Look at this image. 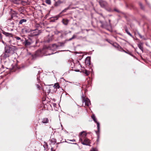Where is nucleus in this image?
Listing matches in <instances>:
<instances>
[{
  "mask_svg": "<svg viewBox=\"0 0 151 151\" xmlns=\"http://www.w3.org/2000/svg\"><path fill=\"white\" fill-rule=\"evenodd\" d=\"M94 122L96 123L97 125V128L98 129V131H96V132L97 135L98 139L99 138V132L100 130V124L99 122H98L97 121V119L96 118L95 116L94 115H93L91 116Z\"/></svg>",
  "mask_w": 151,
  "mask_h": 151,
  "instance_id": "obj_1",
  "label": "nucleus"
},
{
  "mask_svg": "<svg viewBox=\"0 0 151 151\" xmlns=\"http://www.w3.org/2000/svg\"><path fill=\"white\" fill-rule=\"evenodd\" d=\"M99 2L101 7L104 8L107 10L106 7L108 6V4L106 1L102 0H100ZM107 10L109 12L111 11V9H109L108 10L107 9Z\"/></svg>",
  "mask_w": 151,
  "mask_h": 151,
  "instance_id": "obj_2",
  "label": "nucleus"
},
{
  "mask_svg": "<svg viewBox=\"0 0 151 151\" xmlns=\"http://www.w3.org/2000/svg\"><path fill=\"white\" fill-rule=\"evenodd\" d=\"M82 98L83 102H85V105L87 106H88L91 104L90 101L88 98H85L84 97V95L82 96Z\"/></svg>",
  "mask_w": 151,
  "mask_h": 151,
  "instance_id": "obj_3",
  "label": "nucleus"
},
{
  "mask_svg": "<svg viewBox=\"0 0 151 151\" xmlns=\"http://www.w3.org/2000/svg\"><path fill=\"white\" fill-rule=\"evenodd\" d=\"M86 135L87 134L85 132L83 131L81 132L79 136L80 142L82 141V140L86 138Z\"/></svg>",
  "mask_w": 151,
  "mask_h": 151,
  "instance_id": "obj_4",
  "label": "nucleus"
},
{
  "mask_svg": "<svg viewBox=\"0 0 151 151\" xmlns=\"http://www.w3.org/2000/svg\"><path fill=\"white\" fill-rule=\"evenodd\" d=\"M80 142H81L83 145H89L90 143V140L86 138L83 139V140H82V141Z\"/></svg>",
  "mask_w": 151,
  "mask_h": 151,
  "instance_id": "obj_5",
  "label": "nucleus"
},
{
  "mask_svg": "<svg viewBox=\"0 0 151 151\" xmlns=\"http://www.w3.org/2000/svg\"><path fill=\"white\" fill-rule=\"evenodd\" d=\"M58 47V46L54 44L50 46V47H48L47 49V51H48L49 50H50V49L52 50H55L57 49Z\"/></svg>",
  "mask_w": 151,
  "mask_h": 151,
  "instance_id": "obj_6",
  "label": "nucleus"
},
{
  "mask_svg": "<svg viewBox=\"0 0 151 151\" xmlns=\"http://www.w3.org/2000/svg\"><path fill=\"white\" fill-rule=\"evenodd\" d=\"M32 42L30 40H25V41L23 42V44L26 47H27L30 46Z\"/></svg>",
  "mask_w": 151,
  "mask_h": 151,
  "instance_id": "obj_7",
  "label": "nucleus"
},
{
  "mask_svg": "<svg viewBox=\"0 0 151 151\" xmlns=\"http://www.w3.org/2000/svg\"><path fill=\"white\" fill-rule=\"evenodd\" d=\"M11 14L12 19H14L17 17V13L15 11L12 10Z\"/></svg>",
  "mask_w": 151,
  "mask_h": 151,
  "instance_id": "obj_8",
  "label": "nucleus"
},
{
  "mask_svg": "<svg viewBox=\"0 0 151 151\" xmlns=\"http://www.w3.org/2000/svg\"><path fill=\"white\" fill-rule=\"evenodd\" d=\"M41 32L40 30H39L38 29H35L33 31V35L34 36H37L39 35Z\"/></svg>",
  "mask_w": 151,
  "mask_h": 151,
  "instance_id": "obj_9",
  "label": "nucleus"
},
{
  "mask_svg": "<svg viewBox=\"0 0 151 151\" xmlns=\"http://www.w3.org/2000/svg\"><path fill=\"white\" fill-rule=\"evenodd\" d=\"M9 56V54L5 52H4L1 55V57L4 58H6Z\"/></svg>",
  "mask_w": 151,
  "mask_h": 151,
  "instance_id": "obj_10",
  "label": "nucleus"
},
{
  "mask_svg": "<svg viewBox=\"0 0 151 151\" xmlns=\"http://www.w3.org/2000/svg\"><path fill=\"white\" fill-rule=\"evenodd\" d=\"M143 43L140 42L138 44V46L140 50L143 52Z\"/></svg>",
  "mask_w": 151,
  "mask_h": 151,
  "instance_id": "obj_11",
  "label": "nucleus"
},
{
  "mask_svg": "<svg viewBox=\"0 0 151 151\" xmlns=\"http://www.w3.org/2000/svg\"><path fill=\"white\" fill-rule=\"evenodd\" d=\"M69 20L67 19H63L62 20V22L65 25H67L69 22Z\"/></svg>",
  "mask_w": 151,
  "mask_h": 151,
  "instance_id": "obj_12",
  "label": "nucleus"
},
{
  "mask_svg": "<svg viewBox=\"0 0 151 151\" xmlns=\"http://www.w3.org/2000/svg\"><path fill=\"white\" fill-rule=\"evenodd\" d=\"M48 122V119L46 118H44L42 120V122L43 123H47Z\"/></svg>",
  "mask_w": 151,
  "mask_h": 151,
  "instance_id": "obj_13",
  "label": "nucleus"
},
{
  "mask_svg": "<svg viewBox=\"0 0 151 151\" xmlns=\"http://www.w3.org/2000/svg\"><path fill=\"white\" fill-rule=\"evenodd\" d=\"M11 1L15 4H19L20 2V0H10Z\"/></svg>",
  "mask_w": 151,
  "mask_h": 151,
  "instance_id": "obj_14",
  "label": "nucleus"
},
{
  "mask_svg": "<svg viewBox=\"0 0 151 151\" xmlns=\"http://www.w3.org/2000/svg\"><path fill=\"white\" fill-rule=\"evenodd\" d=\"M3 33L4 35H6L7 37H12V34L9 33L8 32H3Z\"/></svg>",
  "mask_w": 151,
  "mask_h": 151,
  "instance_id": "obj_15",
  "label": "nucleus"
},
{
  "mask_svg": "<svg viewBox=\"0 0 151 151\" xmlns=\"http://www.w3.org/2000/svg\"><path fill=\"white\" fill-rule=\"evenodd\" d=\"M125 31L131 37H133L132 35L130 33V32L128 31V29L127 27H126L125 28Z\"/></svg>",
  "mask_w": 151,
  "mask_h": 151,
  "instance_id": "obj_16",
  "label": "nucleus"
},
{
  "mask_svg": "<svg viewBox=\"0 0 151 151\" xmlns=\"http://www.w3.org/2000/svg\"><path fill=\"white\" fill-rule=\"evenodd\" d=\"M50 141L51 142V143L53 145H55L56 142V139L54 138L51 139Z\"/></svg>",
  "mask_w": 151,
  "mask_h": 151,
  "instance_id": "obj_17",
  "label": "nucleus"
},
{
  "mask_svg": "<svg viewBox=\"0 0 151 151\" xmlns=\"http://www.w3.org/2000/svg\"><path fill=\"white\" fill-rule=\"evenodd\" d=\"M72 37V38L73 39H74L75 38H77V39H80L83 38V37L82 36H80L79 37L77 38V35H74Z\"/></svg>",
  "mask_w": 151,
  "mask_h": 151,
  "instance_id": "obj_18",
  "label": "nucleus"
},
{
  "mask_svg": "<svg viewBox=\"0 0 151 151\" xmlns=\"http://www.w3.org/2000/svg\"><path fill=\"white\" fill-rule=\"evenodd\" d=\"M27 21V20L25 19H21L19 22V24H22L24 22H25Z\"/></svg>",
  "mask_w": 151,
  "mask_h": 151,
  "instance_id": "obj_19",
  "label": "nucleus"
},
{
  "mask_svg": "<svg viewBox=\"0 0 151 151\" xmlns=\"http://www.w3.org/2000/svg\"><path fill=\"white\" fill-rule=\"evenodd\" d=\"M5 52L9 53L10 52V49L9 47H5Z\"/></svg>",
  "mask_w": 151,
  "mask_h": 151,
  "instance_id": "obj_20",
  "label": "nucleus"
},
{
  "mask_svg": "<svg viewBox=\"0 0 151 151\" xmlns=\"http://www.w3.org/2000/svg\"><path fill=\"white\" fill-rule=\"evenodd\" d=\"M54 88H60V85L58 83H57L55 84L54 86Z\"/></svg>",
  "mask_w": 151,
  "mask_h": 151,
  "instance_id": "obj_21",
  "label": "nucleus"
},
{
  "mask_svg": "<svg viewBox=\"0 0 151 151\" xmlns=\"http://www.w3.org/2000/svg\"><path fill=\"white\" fill-rule=\"evenodd\" d=\"M69 8H70V6H69L68 7L65 8L64 10H63L61 12L60 14L62 13L65 12L67 11V10H68L69 9Z\"/></svg>",
  "mask_w": 151,
  "mask_h": 151,
  "instance_id": "obj_22",
  "label": "nucleus"
},
{
  "mask_svg": "<svg viewBox=\"0 0 151 151\" xmlns=\"http://www.w3.org/2000/svg\"><path fill=\"white\" fill-rule=\"evenodd\" d=\"M85 63L87 64H90V61L89 58H86V60Z\"/></svg>",
  "mask_w": 151,
  "mask_h": 151,
  "instance_id": "obj_23",
  "label": "nucleus"
},
{
  "mask_svg": "<svg viewBox=\"0 0 151 151\" xmlns=\"http://www.w3.org/2000/svg\"><path fill=\"white\" fill-rule=\"evenodd\" d=\"M20 3L22 4L23 6H24V5H26L27 4V3L26 2L24 1H22V0H20Z\"/></svg>",
  "mask_w": 151,
  "mask_h": 151,
  "instance_id": "obj_24",
  "label": "nucleus"
},
{
  "mask_svg": "<svg viewBox=\"0 0 151 151\" xmlns=\"http://www.w3.org/2000/svg\"><path fill=\"white\" fill-rule=\"evenodd\" d=\"M45 2L46 4L50 5L51 4V1L50 0H45Z\"/></svg>",
  "mask_w": 151,
  "mask_h": 151,
  "instance_id": "obj_25",
  "label": "nucleus"
},
{
  "mask_svg": "<svg viewBox=\"0 0 151 151\" xmlns=\"http://www.w3.org/2000/svg\"><path fill=\"white\" fill-rule=\"evenodd\" d=\"M60 16V14L55 17H53V18H54L55 20H57L58 19Z\"/></svg>",
  "mask_w": 151,
  "mask_h": 151,
  "instance_id": "obj_26",
  "label": "nucleus"
},
{
  "mask_svg": "<svg viewBox=\"0 0 151 151\" xmlns=\"http://www.w3.org/2000/svg\"><path fill=\"white\" fill-rule=\"evenodd\" d=\"M15 38L17 40H20L22 42L23 40H21V38L19 37H15Z\"/></svg>",
  "mask_w": 151,
  "mask_h": 151,
  "instance_id": "obj_27",
  "label": "nucleus"
},
{
  "mask_svg": "<svg viewBox=\"0 0 151 151\" xmlns=\"http://www.w3.org/2000/svg\"><path fill=\"white\" fill-rule=\"evenodd\" d=\"M90 151H98V150L96 148H93L91 149Z\"/></svg>",
  "mask_w": 151,
  "mask_h": 151,
  "instance_id": "obj_28",
  "label": "nucleus"
},
{
  "mask_svg": "<svg viewBox=\"0 0 151 151\" xmlns=\"http://www.w3.org/2000/svg\"><path fill=\"white\" fill-rule=\"evenodd\" d=\"M85 73L86 74V76H88L89 74V72H88L87 70H85Z\"/></svg>",
  "mask_w": 151,
  "mask_h": 151,
  "instance_id": "obj_29",
  "label": "nucleus"
},
{
  "mask_svg": "<svg viewBox=\"0 0 151 151\" xmlns=\"http://www.w3.org/2000/svg\"><path fill=\"white\" fill-rule=\"evenodd\" d=\"M138 35H139V36L140 37V38H142L144 40H145V39L144 38H143V37L140 34H139V33H138Z\"/></svg>",
  "mask_w": 151,
  "mask_h": 151,
  "instance_id": "obj_30",
  "label": "nucleus"
},
{
  "mask_svg": "<svg viewBox=\"0 0 151 151\" xmlns=\"http://www.w3.org/2000/svg\"><path fill=\"white\" fill-rule=\"evenodd\" d=\"M139 6H140L141 9H143V8H144V7H143V5H142V4L140 3H139Z\"/></svg>",
  "mask_w": 151,
  "mask_h": 151,
  "instance_id": "obj_31",
  "label": "nucleus"
},
{
  "mask_svg": "<svg viewBox=\"0 0 151 151\" xmlns=\"http://www.w3.org/2000/svg\"><path fill=\"white\" fill-rule=\"evenodd\" d=\"M36 86H37V88H38L39 90L40 89L41 87L39 84H37L36 85Z\"/></svg>",
  "mask_w": 151,
  "mask_h": 151,
  "instance_id": "obj_32",
  "label": "nucleus"
},
{
  "mask_svg": "<svg viewBox=\"0 0 151 151\" xmlns=\"http://www.w3.org/2000/svg\"><path fill=\"white\" fill-rule=\"evenodd\" d=\"M58 2H56L55 4V6H58Z\"/></svg>",
  "mask_w": 151,
  "mask_h": 151,
  "instance_id": "obj_33",
  "label": "nucleus"
},
{
  "mask_svg": "<svg viewBox=\"0 0 151 151\" xmlns=\"http://www.w3.org/2000/svg\"><path fill=\"white\" fill-rule=\"evenodd\" d=\"M69 140L70 141H72V142H75L76 141L74 139H72V140Z\"/></svg>",
  "mask_w": 151,
  "mask_h": 151,
  "instance_id": "obj_34",
  "label": "nucleus"
},
{
  "mask_svg": "<svg viewBox=\"0 0 151 151\" xmlns=\"http://www.w3.org/2000/svg\"><path fill=\"white\" fill-rule=\"evenodd\" d=\"M114 11H115L117 12H119V10L116 9H114Z\"/></svg>",
  "mask_w": 151,
  "mask_h": 151,
  "instance_id": "obj_35",
  "label": "nucleus"
},
{
  "mask_svg": "<svg viewBox=\"0 0 151 151\" xmlns=\"http://www.w3.org/2000/svg\"><path fill=\"white\" fill-rule=\"evenodd\" d=\"M73 39L72 38V37H71V38H70L69 40H68V41H71V40H73Z\"/></svg>",
  "mask_w": 151,
  "mask_h": 151,
  "instance_id": "obj_36",
  "label": "nucleus"
},
{
  "mask_svg": "<svg viewBox=\"0 0 151 151\" xmlns=\"http://www.w3.org/2000/svg\"><path fill=\"white\" fill-rule=\"evenodd\" d=\"M100 22L102 26H103V22H102V21H100Z\"/></svg>",
  "mask_w": 151,
  "mask_h": 151,
  "instance_id": "obj_37",
  "label": "nucleus"
},
{
  "mask_svg": "<svg viewBox=\"0 0 151 151\" xmlns=\"http://www.w3.org/2000/svg\"><path fill=\"white\" fill-rule=\"evenodd\" d=\"M53 147H52L51 148V151H53Z\"/></svg>",
  "mask_w": 151,
  "mask_h": 151,
  "instance_id": "obj_38",
  "label": "nucleus"
},
{
  "mask_svg": "<svg viewBox=\"0 0 151 151\" xmlns=\"http://www.w3.org/2000/svg\"><path fill=\"white\" fill-rule=\"evenodd\" d=\"M80 33V32H77L76 33V34H79V33Z\"/></svg>",
  "mask_w": 151,
  "mask_h": 151,
  "instance_id": "obj_39",
  "label": "nucleus"
},
{
  "mask_svg": "<svg viewBox=\"0 0 151 151\" xmlns=\"http://www.w3.org/2000/svg\"><path fill=\"white\" fill-rule=\"evenodd\" d=\"M54 54V53H50V54H48V55H51V54Z\"/></svg>",
  "mask_w": 151,
  "mask_h": 151,
  "instance_id": "obj_40",
  "label": "nucleus"
},
{
  "mask_svg": "<svg viewBox=\"0 0 151 151\" xmlns=\"http://www.w3.org/2000/svg\"><path fill=\"white\" fill-rule=\"evenodd\" d=\"M37 81H39V78H37Z\"/></svg>",
  "mask_w": 151,
  "mask_h": 151,
  "instance_id": "obj_41",
  "label": "nucleus"
},
{
  "mask_svg": "<svg viewBox=\"0 0 151 151\" xmlns=\"http://www.w3.org/2000/svg\"><path fill=\"white\" fill-rule=\"evenodd\" d=\"M109 22H110V20H109Z\"/></svg>",
  "mask_w": 151,
  "mask_h": 151,
  "instance_id": "obj_42",
  "label": "nucleus"
},
{
  "mask_svg": "<svg viewBox=\"0 0 151 151\" xmlns=\"http://www.w3.org/2000/svg\"><path fill=\"white\" fill-rule=\"evenodd\" d=\"M1 39V37L0 36V39Z\"/></svg>",
  "mask_w": 151,
  "mask_h": 151,
  "instance_id": "obj_43",
  "label": "nucleus"
},
{
  "mask_svg": "<svg viewBox=\"0 0 151 151\" xmlns=\"http://www.w3.org/2000/svg\"><path fill=\"white\" fill-rule=\"evenodd\" d=\"M1 36V35L0 34V36Z\"/></svg>",
  "mask_w": 151,
  "mask_h": 151,
  "instance_id": "obj_44",
  "label": "nucleus"
}]
</instances>
